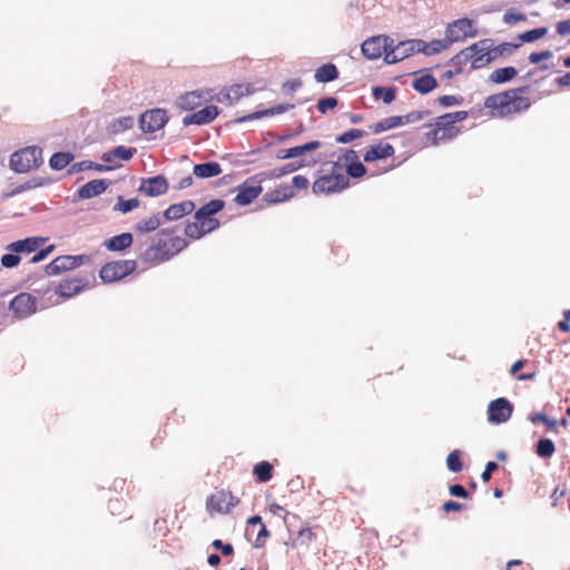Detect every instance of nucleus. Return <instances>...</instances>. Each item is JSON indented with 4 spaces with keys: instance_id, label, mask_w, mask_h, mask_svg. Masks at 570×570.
Segmentation results:
<instances>
[{
    "instance_id": "obj_1",
    "label": "nucleus",
    "mask_w": 570,
    "mask_h": 570,
    "mask_svg": "<svg viewBox=\"0 0 570 570\" xmlns=\"http://www.w3.org/2000/svg\"><path fill=\"white\" fill-rule=\"evenodd\" d=\"M528 90L529 87L523 86L491 95L485 99L484 107L489 109L492 117L498 118H507L522 114L531 106L530 98L523 96Z\"/></svg>"
},
{
    "instance_id": "obj_2",
    "label": "nucleus",
    "mask_w": 570,
    "mask_h": 570,
    "mask_svg": "<svg viewBox=\"0 0 570 570\" xmlns=\"http://www.w3.org/2000/svg\"><path fill=\"white\" fill-rule=\"evenodd\" d=\"M348 186V178L344 175V166L341 159L322 164L320 177L313 184L315 194H332L343 190Z\"/></svg>"
},
{
    "instance_id": "obj_3",
    "label": "nucleus",
    "mask_w": 570,
    "mask_h": 570,
    "mask_svg": "<svg viewBox=\"0 0 570 570\" xmlns=\"http://www.w3.org/2000/svg\"><path fill=\"white\" fill-rule=\"evenodd\" d=\"M466 116V111L460 110L436 117L434 122L430 125L431 129L426 131V136L432 138L434 142L453 139L460 132L458 122L464 120Z\"/></svg>"
},
{
    "instance_id": "obj_4",
    "label": "nucleus",
    "mask_w": 570,
    "mask_h": 570,
    "mask_svg": "<svg viewBox=\"0 0 570 570\" xmlns=\"http://www.w3.org/2000/svg\"><path fill=\"white\" fill-rule=\"evenodd\" d=\"M186 247V239L179 236L170 237L166 240L159 239L145 250L142 258L148 263H163L170 259Z\"/></svg>"
},
{
    "instance_id": "obj_5",
    "label": "nucleus",
    "mask_w": 570,
    "mask_h": 570,
    "mask_svg": "<svg viewBox=\"0 0 570 570\" xmlns=\"http://www.w3.org/2000/svg\"><path fill=\"white\" fill-rule=\"evenodd\" d=\"M43 164L42 149L38 145H27L10 157V168L18 174L29 173Z\"/></svg>"
},
{
    "instance_id": "obj_6",
    "label": "nucleus",
    "mask_w": 570,
    "mask_h": 570,
    "mask_svg": "<svg viewBox=\"0 0 570 570\" xmlns=\"http://www.w3.org/2000/svg\"><path fill=\"white\" fill-rule=\"evenodd\" d=\"M167 111L161 108H154L144 111L138 119L140 130L146 135H151L150 139H157L156 132L163 130L168 122Z\"/></svg>"
},
{
    "instance_id": "obj_7",
    "label": "nucleus",
    "mask_w": 570,
    "mask_h": 570,
    "mask_svg": "<svg viewBox=\"0 0 570 570\" xmlns=\"http://www.w3.org/2000/svg\"><path fill=\"white\" fill-rule=\"evenodd\" d=\"M480 42H487V45H483V47H485V49L482 50L484 55L479 57L475 61L476 67H485L499 58L509 57L519 48V45L512 42H502L494 46V41L489 38L482 39Z\"/></svg>"
},
{
    "instance_id": "obj_8",
    "label": "nucleus",
    "mask_w": 570,
    "mask_h": 570,
    "mask_svg": "<svg viewBox=\"0 0 570 570\" xmlns=\"http://www.w3.org/2000/svg\"><path fill=\"white\" fill-rule=\"evenodd\" d=\"M429 111H411L403 116H391L387 118H384L373 125H370V129L373 134H381L385 130L406 125L416 122L419 120H422L425 115H428Z\"/></svg>"
},
{
    "instance_id": "obj_9",
    "label": "nucleus",
    "mask_w": 570,
    "mask_h": 570,
    "mask_svg": "<svg viewBox=\"0 0 570 570\" xmlns=\"http://www.w3.org/2000/svg\"><path fill=\"white\" fill-rule=\"evenodd\" d=\"M135 268L136 262L131 259L111 262L102 266L99 275L105 283H112L126 277L132 273Z\"/></svg>"
},
{
    "instance_id": "obj_10",
    "label": "nucleus",
    "mask_w": 570,
    "mask_h": 570,
    "mask_svg": "<svg viewBox=\"0 0 570 570\" xmlns=\"http://www.w3.org/2000/svg\"><path fill=\"white\" fill-rule=\"evenodd\" d=\"M393 46V39L389 36L379 35L366 39L362 46V53L370 60L380 58L386 55V51Z\"/></svg>"
},
{
    "instance_id": "obj_11",
    "label": "nucleus",
    "mask_w": 570,
    "mask_h": 570,
    "mask_svg": "<svg viewBox=\"0 0 570 570\" xmlns=\"http://www.w3.org/2000/svg\"><path fill=\"white\" fill-rule=\"evenodd\" d=\"M513 413V404L505 397H498L488 405V421L502 424L509 421Z\"/></svg>"
},
{
    "instance_id": "obj_12",
    "label": "nucleus",
    "mask_w": 570,
    "mask_h": 570,
    "mask_svg": "<svg viewBox=\"0 0 570 570\" xmlns=\"http://www.w3.org/2000/svg\"><path fill=\"white\" fill-rule=\"evenodd\" d=\"M420 46L422 45L419 42V39L401 41L397 45L393 43L390 50L386 51L384 60L389 65L399 62L415 52H420Z\"/></svg>"
},
{
    "instance_id": "obj_13",
    "label": "nucleus",
    "mask_w": 570,
    "mask_h": 570,
    "mask_svg": "<svg viewBox=\"0 0 570 570\" xmlns=\"http://www.w3.org/2000/svg\"><path fill=\"white\" fill-rule=\"evenodd\" d=\"M476 29L471 19L462 18L453 21L446 28L445 37L451 42L462 41L468 37H474Z\"/></svg>"
},
{
    "instance_id": "obj_14",
    "label": "nucleus",
    "mask_w": 570,
    "mask_h": 570,
    "mask_svg": "<svg viewBox=\"0 0 570 570\" xmlns=\"http://www.w3.org/2000/svg\"><path fill=\"white\" fill-rule=\"evenodd\" d=\"M9 309L18 318H26L37 311V299L29 293H20L10 302Z\"/></svg>"
},
{
    "instance_id": "obj_15",
    "label": "nucleus",
    "mask_w": 570,
    "mask_h": 570,
    "mask_svg": "<svg viewBox=\"0 0 570 570\" xmlns=\"http://www.w3.org/2000/svg\"><path fill=\"white\" fill-rule=\"evenodd\" d=\"M237 504L238 499L230 492L224 490L216 491L208 500L209 509L219 513H228L230 509Z\"/></svg>"
},
{
    "instance_id": "obj_16",
    "label": "nucleus",
    "mask_w": 570,
    "mask_h": 570,
    "mask_svg": "<svg viewBox=\"0 0 570 570\" xmlns=\"http://www.w3.org/2000/svg\"><path fill=\"white\" fill-rule=\"evenodd\" d=\"M262 190L263 188L259 183L256 184L253 178H249L238 187V193L235 196L234 202L240 206L249 205L258 197Z\"/></svg>"
},
{
    "instance_id": "obj_17",
    "label": "nucleus",
    "mask_w": 570,
    "mask_h": 570,
    "mask_svg": "<svg viewBox=\"0 0 570 570\" xmlns=\"http://www.w3.org/2000/svg\"><path fill=\"white\" fill-rule=\"evenodd\" d=\"M344 166V175L352 178H361L366 174V167L357 159L355 151L347 150L342 158H340Z\"/></svg>"
},
{
    "instance_id": "obj_18",
    "label": "nucleus",
    "mask_w": 570,
    "mask_h": 570,
    "mask_svg": "<svg viewBox=\"0 0 570 570\" xmlns=\"http://www.w3.org/2000/svg\"><path fill=\"white\" fill-rule=\"evenodd\" d=\"M168 190V183L164 176H154L142 179L139 186V191L150 197H157L166 194Z\"/></svg>"
},
{
    "instance_id": "obj_19",
    "label": "nucleus",
    "mask_w": 570,
    "mask_h": 570,
    "mask_svg": "<svg viewBox=\"0 0 570 570\" xmlns=\"http://www.w3.org/2000/svg\"><path fill=\"white\" fill-rule=\"evenodd\" d=\"M136 153V149L134 148H125L121 145L112 149L111 151L105 153L101 156V159L105 164L104 166H111L110 170L120 167L119 160H128L130 159L134 154Z\"/></svg>"
},
{
    "instance_id": "obj_20",
    "label": "nucleus",
    "mask_w": 570,
    "mask_h": 570,
    "mask_svg": "<svg viewBox=\"0 0 570 570\" xmlns=\"http://www.w3.org/2000/svg\"><path fill=\"white\" fill-rule=\"evenodd\" d=\"M218 116V108L214 105L206 106L205 108L186 115L183 119L185 126L188 125H205L213 121Z\"/></svg>"
},
{
    "instance_id": "obj_21",
    "label": "nucleus",
    "mask_w": 570,
    "mask_h": 570,
    "mask_svg": "<svg viewBox=\"0 0 570 570\" xmlns=\"http://www.w3.org/2000/svg\"><path fill=\"white\" fill-rule=\"evenodd\" d=\"M109 183L106 179H94L81 186L77 191L79 199H90L106 191Z\"/></svg>"
},
{
    "instance_id": "obj_22",
    "label": "nucleus",
    "mask_w": 570,
    "mask_h": 570,
    "mask_svg": "<svg viewBox=\"0 0 570 570\" xmlns=\"http://www.w3.org/2000/svg\"><path fill=\"white\" fill-rule=\"evenodd\" d=\"M483 45H487V42H475L463 50H461L459 53H456L449 62L450 66H459L462 68L463 65H465L468 61H473V57L475 56V52L484 50L485 47Z\"/></svg>"
},
{
    "instance_id": "obj_23",
    "label": "nucleus",
    "mask_w": 570,
    "mask_h": 570,
    "mask_svg": "<svg viewBox=\"0 0 570 570\" xmlns=\"http://www.w3.org/2000/svg\"><path fill=\"white\" fill-rule=\"evenodd\" d=\"M250 87L249 85H234L230 86L225 92H222L218 97L219 102L227 101L229 105H234L243 96L249 95Z\"/></svg>"
},
{
    "instance_id": "obj_24",
    "label": "nucleus",
    "mask_w": 570,
    "mask_h": 570,
    "mask_svg": "<svg viewBox=\"0 0 570 570\" xmlns=\"http://www.w3.org/2000/svg\"><path fill=\"white\" fill-rule=\"evenodd\" d=\"M195 209V204L191 200H184L179 204L169 206L163 214L167 220H176L190 214Z\"/></svg>"
},
{
    "instance_id": "obj_25",
    "label": "nucleus",
    "mask_w": 570,
    "mask_h": 570,
    "mask_svg": "<svg viewBox=\"0 0 570 570\" xmlns=\"http://www.w3.org/2000/svg\"><path fill=\"white\" fill-rule=\"evenodd\" d=\"M45 242L41 237H28L21 240L13 242L8 245V249L13 253H32Z\"/></svg>"
},
{
    "instance_id": "obj_26",
    "label": "nucleus",
    "mask_w": 570,
    "mask_h": 570,
    "mask_svg": "<svg viewBox=\"0 0 570 570\" xmlns=\"http://www.w3.org/2000/svg\"><path fill=\"white\" fill-rule=\"evenodd\" d=\"M292 108H294V105H292V104H279V105L273 106L271 108H266L263 110L252 112L243 118H239L238 120L239 121H249V120L263 118L265 116L281 115L283 112L288 111Z\"/></svg>"
},
{
    "instance_id": "obj_27",
    "label": "nucleus",
    "mask_w": 570,
    "mask_h": 570,
    "mask_svg": "<svg viewBox=\"0 0 570 570\" xmlns=\"http://www.w3.org/2000/svg\"><path fill=\"white\" fill-rule=\"evenodd\" d=\"M208 99L207 95L202 91L187 92L179 97L178 106L186 110H193L200 106L202 101Z\"/></svg>"
},
{
    "instance_id": "obj_28",
    "label": "nucleus",
    "mask_w": 570,
    "mask_h": 570,
    "mask_svg": "<svg viewBox=\"0 0 570 570\" xmlns=\"http://www.w3.org/2000/svg\"><path fill=\"white\" fill-rule=\"evenodd\" d=\"M394 153L393 145H372V147L364 154V160L372 163L385 159Z\"/></svg>"
},
{
    "instance_id": "obj_29",
    "label": "nucleus",
    "mask_w": 570,
    "mask_h": 570,
    "mask_svg": "<svg viewBox=\"0 0 570 570\" xmlns=\"http://www.w3.org/2000/svg\"><path fill=\"white\" fill-rule=\"evenodd\" d=\"M222 173V167L216 161L197 164L193 168V174L198 178H212Z\"/></svg>"
},
{
    "instance_id": "obj_30",
    "label": "nucleus",
    "mask_w": 570,
    "mask_h": 570,
    "mask_svg": "<svg viewBox=\"0 0 570 570\" xmlns=\"http://www.w3.org/2000/svg\"><path fill=\"white\" fill-rule=\"evenodd\" d=\"M85 286L81 279H66L62 281L56 289V293L65 298H69L78 294Z\"/></svg>"
},
{
    "instance_id": "obj_31",
    "label": "nucleus",
    "mask_w": 570,
    "mask_h": 570,
    "mask_svg": "<svg viewBox=\"0 0 570 570\" xmlns=\"http://www.w3.org/2000/svg\"><path fill=\"white\" fill-rule=\"evenodd\" d=\"M71 255H63L55 258L51 263L46 266V273L48 275H58L62 272L71 271Z\"/></svg>"
},
{
    "instance_id": "obj_32",
    "label": "nucleus",
    "mask_w": 570,
    "mask_h": 570,
    "mask_svg": "<svg viewBox=\"0 0 570 570\" xmlns=\"http://www.w3.org/2000/svg\"><path fill=\"white\" fill-rule=\"evenodd\" d=\"M338 78V70L335 65L328 62L316 69L314 79L316 82H331Z\"/></svg>"
},
{
    "instance_id": "obj_33",
    "label": "nucleus",
    "mask_w": 570,
    "mask_h": 570,
    "mask_svg": "<svg viewBox=\"0 0 570 570\" xmlns=\"http://www.w3.org/2000/svg\"><path fill=\"white\" fill-rule=\"evenodd\" d=\"M132 244V235L122 233L106 240V247L111 252H119L128 248Z\"/></svg>"
},
{
    "instance_id": "obj_34",
    "label": "nucleus",
    "mask_w": 570,
    "mask_h": 570,
    "mask_svg": "<svg viewBox=\"0 0 570 570\" xmlns=\"http://www.w3.org/2000/svg\"><path fill=\"white\" fill-rule=\"evenodd\" d=\"M518 75L514 67L498 68L491 72L489 80L493 83H505L511 81Z\"/></svg>"
},
{
    "instance_id": "obj_35",
    "label": "nucleus",
    "mask_w": 570,
    "mask_h": 570,
    "mask_svg": "<svg viewBox=\"0 0 570 570\" xmlns=\"http://www.w3.org/2000/svg\"><path fill=\"white\" fill-rule=\"evenodd\" d=\"M135 118L131 116H124L112 119L107 126L110 134H121L135 126Z\"/></svg>"
},
{
    "instance_id": "obj_36",
    "label": "nucleus",
    "mask_w": 570,
    "mask_h": 570,
    "mask_svg": "<svg viewBox=\"0 0 570 570\" xmlns=\"http://www.w3.org/2000/svg\"><path fill=\"white\" fill-rule=\"evenodd\" d=\"M111 166H104L102 164L94 163L91 160H81L78 163L72 164L68 168V175H73L77 173H81L89 169H95L97 171H109Z\"/></svg>"
},
{
    "instance_id": "obj_37",
    "label": "nucleus",
    "mask_w": 570,
    "mask_h": 570,
    "mask_svg": "<svg viewBox=\"0 0 570 570\" xmlns=\"http://www.w3.org/2000/svg\"><path fill=\"white\" fill-rule=\"evenodd\" d=\"M75 155L68 151H57L49 159V166L53 170H61L69 166Z\"/></svg>"
},
{
    "instance_id": "obj_38",
    "label": "nucleus",
    "mask_w": 570,
    "mask_h": 570,
    "mask_svg": "<svg viewBox=\"0 0 570 570\" xmlns=\"http://www.w3.org/2000/svg\"><path fill=\"white\" fill-rule=\"evenodd\" d=\"M320 145H296L286 150H279L277 153L278 159L296 158L305 155L306 153L315 150Z\"/></svg>"
},
{
    "instance_id": "obj_39",
    "label": "nucleus",
    "mask_w": 570,
    "mask_h": 570,
    "mask_svg": "<svg viewBox=\"0 0 570 570\" xmlns=\"http://www.w3.org/2000/svg\"><path fill=\"white\" fill-rule=\"evenodd\" d=\"M438 86L436 79L430 75L425 73L419 78H416L413 82V88L420 94H429Z\"/></svg>"
},
{
    "instance_id": "obj_40",
    "label": "nucleus",
    "mask_w": 570,
    "mask_h": 570,
    "mask_svg": "<svg viewBox=\"0 0 570 570\" xmlns=\"http://www.w3.org/2000/svg\"><path fill=\"white\" fill-rule=\"evenodd\" d=\"M225 203L220 199H213L203 205L194 215L195 219L204 218L217 214L224 208Z\"/></svg>"
},
{
    "instance_id": "obj_41",
    "label": "nucleus",
    "mask_w": 570,
    "mask_h": 570,
    "mask_svg": "<svg viewBox=\"0 0 570 570\" xmlns=\"http://www.w3.org/2000/svg\"><path fill=\"white\" fill-rule=\"evenodd\" d=\"M419 42L422 45L420 46V52H423L425 56H432L440 53L441 51L448 49L449 41L445 40H432L431 42L426 43L423 40H419Z\"/></svg>"
},
{
    "instance_id": "obj_42",
    "label": "nucleus",
    "mask_w": 570,
    "mask_h": 570,
    "mask_svg": "<svg viewBox=\"0 0 570 570\" xmlns=\"http://www.w3.org/2000/svg\"><path fill=\"white\" fill-rule=\"evenodd\" d=\"M43 185H45L43 178H41V177H32V178L28 179L26 183L16 186L6 196L7 197H13V196L19 195V194H21L23 191H27V190H30V189H35V188L41 187Z\"/></svg>"
},
{
    "instance_id": "obj_43",
    "label": "nucleus",
    "mask_w": 570,
    "mask_h": 570,
    "mask_svg": "<svg viewBox=\"0 0 570 570\" xmlns=\"http://www.w3.org/2000/svg\"><path fill=\"white\" fill-rule=\"evenodd\" d=\"M161 224L159 214L153 215L147 219H142L135 225V229L139 233H150L156 230Z\"/></svg>"
},
{
    "instance_id": "obj_44",
    "label": "nucleus",
    "mask_w": 570,
    "mask_h": 570,
    "mask_svg": "<svg viewBox=\"0 0 570 570\" xmlns=\"http://www.w3.org/2000/svg\"><path fill=\"white\" fill-rule=\"evenodd\" d=\"M556 452V445L550 439H540L535 445V453L542 459H548Z\"/></svg>"
},
{
    "instance_id": "obj_45",
    "label": "nucleus",
    "mask_w": 570,
    "mask_h": 570,
    "mask_svg": "<svg viewBox=\"0 0 570 570\" xmlns=\"http://www.w3.org/2000/svg\"><path fill=\"white\" fill-rule=\"evenodd\" d=\"M368 134H373L371 129L362 130V129H350L342 135L336 137V142H352L353 140L361 139L366 137Z\"/></svg>"
},
{
    "instance_id": "obj_46",
    "label": "nucleus",
    "mask_w": 570,
    "mask_h": 570,
    "mask_svg": "<svg viewBox=\"0 0 570 570\" xmlns=\"http://www.w3.org/2000/svg\"><path fill=\"white\" fill-rule=\"evenodd\" d=\"M139 206L137 198L125 199L122 196L117 198V204L114 206V210L127 214Z\"/></svg>"
},
{
    "instance_id": "obj_47",
    "label": "nucleus",
    "mask_w": 570,
    "mask_h": 570,
    "mask_svg": "<svg viewBox=\"0 0 570 570\" xmlns=\"http://www.w3.org/2000/svg\"><path fill=\"white\" fill-rule=\"evenodd\" d=\"M272 469L268 462L262 461L254 466V474L259 481L266 482L272 478Z\"/></svg>"
},
{
    "instance_id": "obj_48",
    "label": "nucleus",
    "mask_w": 570,
    "mask_h": 570,
    "mask_svg": "<svg viewBox=\"0 0 570 570\" xmlns=\"http://www.w3.org/2000/svg\"><path fill=\"white\" fill-rule=\"evenodd\" d=\"M548 32V29L544 27L541 28H534L531 30H528L519 36V39L522 42H533L542 37H544Z\"/></svg>"
},
{
    "instance_id": "obj_49",
    "label": "nucleus",
    "mask_w": 570,
    "mask_h": 570,
    "mask_svg": "<svg viewBox=\"0 0 570 570\" xmlns=\"http://www.w3.org/2000/svg\"><path fill=\"white\" fill-rule=\"evenodd\" d=\"M373 96L377 99H382L384 104H391L395 98V90L393 88L375 87L373 89Z\"/></svg>"
},
{
    "instance_id": "obj_50",
    "label": "nucleus",
    "mask_w": 570,
    "mask_h": 570,
    "mask_svg": "<svg viewBox=\"0 0 570 570\" xmlns=\"http://www.w3.org/2000/svg\"><path fill=\"white\" fill-rule=\"evenodd\" d=\"M292 195L293 193L289 190V188L286 187L268 193L265 195V197L269 203L276 204L288 199Z\"/></svg>"
},
{
    "instance_id": "obj_51",
    "label": "nucleus",
    "mask_w": 570,
    "mask_h": 570,
    "mask_svg": "<svg viewBox=\"0 0 570 570\" xmlns=\"http://www.w3.org/2000/svg\"><path fill=\"white\" fill-rule=\"evenodd\" d=\"M460 451H452L446 458L448 469L452 472H460L462 470V462L460 459Z\"/></svg>"
},
{
    "instance_id": "obj_52",
    "label": "nucleus",
    "mask_w": 570,
    "mask_h": 570,
    "mask_svg": "<svg viewBox=\"0 0 570 570\" xmlns=\"http://www.w3.org/2000/svg\"><path fill=\"white\" fill-rule=\"evenodd\" d=\"M185 234L187 237L193 239H199L204 235H206L196 219L195 222L187 224V226L185 227Z\"/></svg>"
},
{
    "instance_id": "obj_53",
    "label": "nucleus",
    "mask_w": 570,
    "mask_h": 570,
    "mask_svg": "<svg viewBox=\"0 0 570 570\" xmlns=\"http://www.w3.org/2000/svg\"><path fill=\"white\" fill-rule=\"evenodd\" d=\"M196 220L199 223L200 228L205 232V234L215 230L219 226L218 219H216L212 216H206L204 218H199Z\"/></svg>"
},
{
    "instance_id": "obj_54",
    "label": "nucleus",
    "mask_w": 570,
    "mask_h": 570,
    "mask_svg": "<svg viewBox=\"0 0 570 570\" xmlns=\"http://www.w3.org/2000/svg\"><path fill=\"white\" fill-rule=\"evenodd\" d=\"M530 421H531L532 423L541 422V423L546 424V425H547L549 429H551V430H556V429H557V426H558V421H557V420H552V419L548 417V416H547L544 413H542V412H539V413H537V414L532 415V416L530 417Z\"/></svg>"
},
{
    "instance_id": "obj_55",
    "label": "nucleus",
    "mask_w": 570,
    "mask_h": 570,
    "mask_svg": "<svg viewBox=\"0 0 570 570\" xmlns=\"http://www.w3.org/2000/svg\"><path fill=\"white\" fill-rule=\"evenodd\" d=\"M525 19V14L515 10H508L503 14V22L507 24H514L517 22L524 21Z\"/></svg>"
},
{
    "instance_id": "obj_56",
    "label": "nucleus",
    "mask_w": 570,
    "mask_h": 570,
    "mask_svg": "<svg viewBox=\"0 0 570 570\" xmlns=\"http://www.w3.org/2000/svg\"><path fill=\"white\" fill-rule=\"evenodd\" d=\"M337 106V99L334 97H325L318 100L317 109L321 114H325L328 109Z\"/></svg>"
},
{
    "instance_id": "obj_57",
    "label": "nucleus",
    "mask_w": 570,
    "mask_h": 570,
    "mask_svg": "<svg viewBox=\"0 0 570 570\" xmlns=\"http://www.w3.org/2000/svg\"><path fill=\"white\" fill-rule=\"evenodd\" d=\"M463 101L461 96L445 95L439 98V104L443 107L459 106Z\"/></svg>"
},
{
    "instance_id": "obj_58",
    "label": "nucleus",
    "mask_w": 570,
    "mask_h": 570,
    "mask_svg": "<svg viewBox=\"0 0 570 570\" xmlns=\"http://www.w3.org/2000/svg\"><path fill=\"white\" fill-rule=\"evenodd\" d=\"M553 57V53L551 50H544L541 52H532L529 55L528 60L530 63L537 65L543 60H548Z\"/></svg>"
},
{
    "instance_id": "obj_59",
    "label": "nucleus",
    "mask_w": 570,
    "mask_h": 570,
    "mask_svg": "<svg viewBox=\"0 0 570 570\" xmlns=\"http://www.w3.org/2000/svg\"><path fill=\"white\" fill-rule=\"evenodd\" d=\"M19 263H20V257L17 255V253H13V252H11L9 254H4L1 257V264L6 268L16 267Z\"/></svg>"
},
{
    "instance_id": "obj_60",
    "label": "nucleus",
    "mask_w": 570,
    "mask_h": 570,
    "mask_svg": "<svg viewBox=\"0 0 570 570\" xmlns=\"http://www.w3.org/2000/svg\"><path fill=\"white\" fill-rule=\"evenodd\" d=\"M302 166H303L302 163H289V164L284 165L281 168L275 169L274 174H275V176L281 177V176L294 173Z\"/></svg>"
},
{
    "instance_id": "obj_61",
    "label": "nucleus",
    "mask_w": 570,
    "mask_h": 570,
    "mask_svg": "<svg viewBox=\"0 0 570 570\" xmlns=\"http://www.w3.org/2000/svg\"><path fill=\"white\" fill-rule=\"evenodd\" d=\"M53 250V245H49L48 247L46 248H42L40 250H38L31 258V263L32 264H36V263H39L41 261H43L45 258H47V256Z\"/></svg>"
},
{
    "instance_id": "obj_62",
    "label": "nucleus",
    "mask_w": 570,
    "mask_h": 570,
    "mask_svg": "<svg viewBox=\"0 0 570 570\" xmlns=\"http://www.w3.org/2000/svg\"><path fill=\"white\" fill-rule=\"evenodd\" d=\"M213 547L219 549L224 556H230L234 551L233 546L224 543L222 540L216 539L213 541Z\"/></svg>"
},
{
    "instance_id": "obj_63",
    "label": "nucleus",
    "mask_w": 570,
    "mask_h": 570,
    "mask_svg": "<svg viewBox=\"0 0 570 570\" xmlns=\"http://www.w3.org/2000/svg\"><path fill=\"white\" fill-rule=\"evenodd\" d=\"M498 469V463L494 461H489L485 465L484 471L481 474V478L484 482L489 481L491 478V474Z\"/></svg>"
},
{
    "instance_id": "obj_64",
    "label": "nucleus",
    "mask_w": 570,
    "mask_h": 570,
    "mask_svg": "<svg viewBox=\"0 0 570 570\" xmlns=\"http://www.w3.org/2000/svg\"><path fill=\"white\" fill-rule=\"evenodd\" d=\"M557 31L560 36H568L570 35V19L560 21L557 24Z\"/></svg>"
}]
</instances>
